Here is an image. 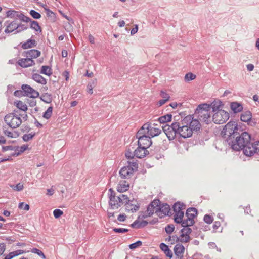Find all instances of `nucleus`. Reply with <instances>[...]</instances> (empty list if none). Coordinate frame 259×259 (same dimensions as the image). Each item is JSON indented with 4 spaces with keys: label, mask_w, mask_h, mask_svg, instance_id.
I'll list each match as a JSON object with an SVG mask.
<instances>
[{
    "label": "nucleus",
    "mask_w": 259,
    "mask_h": 259,
    "mask_svg": "<svg viewBox=\"0 0 259 259\" xmlns=\"http://www.w3.org/2000/svg\"><path fill=\"white\" fill-rule=\"evenodd\" d=\"M144 147L137 145L136 142L132 141L125 152V157L131 160H134V157L142 158L149 154L148 151Z\"/></svg>",
    "instance_id": "obj_1"
},
{
    "label": "nucleus",
    "mask_w": 259,
    "mask_h": 259,
    "mask_svg": "<svg viewBox=\"0 0 259 259\" xmlns=\"http://www.w3.org/2000/svg\"><path fill=\"white\" fill-rule=\"evenodd\" d=\"M194 116L197 117L201 122L209 124L212 121V116L209 104H202L199 105L195 112Z\"/></svg>",
    "instance_id": "obj_2"
},
{
    "label": "nucleus",
    "mask_w": 259,
    "mask_h": 259,
    "mask_svg": "<svg viewBox=\"0 0 259 259\" xmlns=\"http://www.w3.org/2000/svg\"><path fill=\"white\" fill-rule=\"evenodd\" d=\"M250 141V136L247 132H243L241 134L236 135L232 139V143H228L231 148L235 151L242 149Z\"/></svg>",
    "instance_id": "obj_3"
},
{
    "label": "nucleus",
    "mask_w": 259,
    "mask_h": 259,
    "mask_svg": "<svg viewBox=\"0 0 259 259\" xmlns=\"http://www.w3.org/2000/svg\"><path fill=\"white\" fill-rule=\"evenodd\" d=\"M109 205L112 209H117L127 202V196L124 194L116 196L112 189L109 190Z\"/></svg>",
    "instance_id": "obj_4"
},
{
    "label": "nucleus",
    "mask_w": 259,
    "mask_h": 259,
    "mask_svg": "<svg viewBox=\"0 0 259 259\" xmlns=\"http://www.w3.org/2000/svg\"><path fill=\"white\" fill-rule=\"evenodd\" d=\"M237 130V125L233 121L229 122L225 126L222 131V135L227 138L226 142L228 144L232 143V139H234V137L236 136V135H238Z\"/></svg>",
    "instance_id": "obj_5"
},
{
    "label": "nucleus",
    "mask_w": 259,
    "mask_h": 259,
    "mask_svg": "<svg viewBox=\"0 0 259 259\" xmlns=\"http://www.w3.org/2000/svg\"><path fill=\"white\" fill-rule=\"evenodd\" d=\"M127 165L121 168L119 171L120 176L123 179H129L138 170V164L137 160H129Z\"/></svg>",
    "instance_id": "obj_6"
},
{
    "label": "nucleus",
    "mask_w": 259,
    "mask_h": 259,
    "mask_svg": "<svg viewBox=\"0 0 259 259\" xmlns=\"http://www.w3.org/2000/svg\"><path fill=\"white\" fill-rule=\"evenodd\" d=\"M16 110H14L13 113L7 114L4 117L5 123L12 128L18 127L22 122V119L17 114Z\"/></svg>",
    "instance_id": "obj_7"
},
{
    "label": "nucleus",
    "mask_w": 259,
    "mask_h": 259,
    "mask_svg": "<svg viewBox=\"0 0 259 259\" xmlns=\"http://www.w3.org/2000/svg\"><path fill=\"white\" fill-rule=\"evenodd\" d=\"M165 134L169 140H174L178 135L179 126L178 121L173 122L171 125L166 124L162 127Z\"/></svg>",
    "instance_id": "obj_8"
},
{
    "label": "nucleus",
    "mask_w": 259,
    "mask_h": 259,
    "mask_svg": "<svg viewBox=\"0 0 259 259\" xmlns=\"http://www.w3.org/2000/svg\"><path fill=\"white\" fill-rule=\"evenodd\" d=\"M160 204L158 199H155L148 206L146 211L139 216L138 219H144L152 215L158 209V205Z\"/></svg>",
    "instance_id": "obj_9"
},
{
    "label": "nucleus",
    "mask_w": 259,
    "mask_h": 259,
    "mask_svg": "<svg viewBox=\"0 0 259 259\" xmlns=\"http://www.w3.org/2000/svg\"><path fill=\"white\" fill-rule=\"evenodd\" d=\"M229 118V114L224 110L214 112L212 116V121L215 124H223Z\"/></svg>",
    "instance_id": "obj_10"
},
{
    "label": "nucleus",
    "mask_w": 259,
    "mask_h": 259,
    "mask_svg": "<svg viewBox=\"0 0 259 259\" xmlns=\"http://www.w3.org/2000/svg\"><path fill=\"white\" fill-rule=\"evenodd\" d=\"M197 214V210L194 207L189 208L186 212L187 219L184 220L183 227L191 226L194 224V219Z\"/></svg>",
    "instance_id": "obj_11"
},
{
    "label": "nucleus",
    "mask_w": 259,
    "mask_h": 259,
    "mask_svg": "<svg viewBox=\"0 0 259 259\" xmlns=\"http://www.w3.org/2000/svg\"><path fill=\"white\" fill-rule=\"evenodd\" d=\"M244 154L247 156H251L255 153L259 154V142L252 143L250 141L243 149Z\"/></svg>",
    "instance_id": "obj_12"
},
{
    "label": "nucleus",
    "mask_w": 259,
    "mask_h": 259,
    "mask_svg": "<svg viewBox=\"0 0 259 259\" xmlns=\"http://www.w3.org/2000/svg\"><path fill=\"white\" fill-rule=\"evenodd\" d=\"M179 126L178 135L181 137L186 138L190 137L192 135V131L188 124L185 123L184 118L181 121H178Z\"/></svg>",
    "instance_id": "obj_13"
},
{
    "label": "nucleus",
    "mask_w": 259,
    "mask_h": 259,
    "mask_svg": "<svg viewBox=\"0 0 259 259\" xmlns=\"http://www.w3.org/2000/svg\"><path fill=\"white\" fill-rule=\"evenodd\" d=\"M185 123L188 124L192 131L199 130L201 127L200 120L197 119H194L192 115H188L184 118Z\"/></svg>",
    "instance_id": "obj_14"
},
{
    "label": "nucleus",
    "mask_w": 259,
    "mask_h": 259,
    "mask_svg": "<svg viewBox=\"0 0 259 259\" xmlns=\"http://www.w3.org/2000/svg\"><path fill=\"white\" fill-rule=\"evenodd\" d=\"M170 212V208L167 204H158V209L156 211V214L160 218H162L166 215H169Z\"/></svg>",
    "instance_id": "obj_15"
},
{
    "label": "nucleus",
    "mask_w": 259,
    "mask_h": 259,
    "mask_svg": "<svg viewBox=\"0 0 259 259\" xmlns=\"http://www.w3.org/2000/svg\"><path fill=\"white\" fill-rule=\"evenodd\" d=\"M136 138L138 139V141L136 142L137 145L146 149L148 148L152 144L151 137L148 135H143Z\"/></svg>",
    "instance_id": "obj_16"
},
{
    "label": "nucleus",
    "mask_w": 259,
    "mask_h": 259,
    "mask_svg": "<svg viewBox=\"0 0 259 259\" xmlns=\"http://www.w3.org/2000/svg\"><path fill=\"white\" fill-rule=\"evenodd\" d=\"M26 96L35 98L39 96V93L27 84H23L21 87Z\"/></svg>",
    "instance_id": "obj_17"
},
{
    "label": "nucleus",
    "mask_w": 259,
    "mask_h": 259,
    "mask_svg": "<svg viewBox=\"0 0 259 259\" xmlns=\"http://www.w3.org/2000/svg\"><path fill=\"white\" fill-rule=\"evenodd\" d=\"M124 204L126 206L125 209L126 211L132 212L137 211L140 207L139 204L136 201L130 200L128 197L127 202Z\"/></svg>",
    "instance_id": "obj_18"
},
{
    "label": "nucleus",
    "mask_w": 259,
    "mask_h": 259,
    "mask_svg": "<svg viewBox=\"0 0 259 259\" xmlns=\"http://www.w3.org/2000/svg\"><path fill=\"white\" fill-rule=\"evenodd\" d=\"M5 25L6 26V28L5 29V33H9L12 32L15 30L17 31V29L18 26V22L16 20H14L11 22H6L5 24Z\"/></svg>",
    "instance_id": "obj_19"
},
{
    "label": "nucleus",
    "mask_w": 259,
    "mask_h": 259,
    "mask_svg": "<svg viewBox=\"0 0 259 259\" xmlns=\"http://www.w3.org/2000/svg\"><path fill=\"white\" fill-rule=\"evenodd\" d=\"M17 63L19 66L23 68L32 66L35 64L34 61L29 57L19 59Z\"/></svg>",
    "instance_id": "obj_20"
},
{
    "label": "nucleus",
    "mask_w": 259,
    "mask_h": 259,
    "mask_svg": "<svg viewBox=\"0 0 259 259\" xmlns=\"http://www.w3.org/2000/svg\"><path fill=\"white\" fill-rule=\"evenodd\" d=\"M175 254L178 258L181 259L183 257L185 247L181 244H177L174 248Z\"/></svg>",
    "instance_id": "obj_21"
},
{
    "label": "nucleus",
    "mask_w": 259,
    "mask_h": 259,
    "mask_svg": "<svg viewBox=\"0 0 259 259\" xmlns=\"http://www.w3.org/2000/svg\"><path fill=\"white\" fill-rule=\"evenodd\" d=\"M149 127H150L149 124H144L137 132L136 135V138H139L140 136L142 137L143 135H148Z\"/></svg>",
    "instance_id": "obj_22"
},
{
    "label": "nucleus",
    "mask_w": 259,
    "mask_h": 259,
    "mask_svg": "<svg viewBox=\"0 0 259 259\" xmlns=\"http://www.w3.org/2000/svg\"><path fill=\"white\" fill-rule=\"evenodd\" d=\"M26 57L33 60V58H36L40 55V52L37 50L32 49L25 52Z\"/></svg>",
    "instance_id": "obj_23"
},
{
    "label": "nucleus",
    "mask_w": 259,
    "mask_h": 259,
    "mask_svg": "<svg viewBox=\"0 0 259 259\" xmlns=\"http://www.w3.org/2000/svg\"><path fill=\"white\" fill-rule=\"evenodd\" d=\"M209 106H210V109L212 108V111L214 113L219 110H222L223 104L220 100L214 101Z\"/></svg>",
    "instance_id": "obj_24"
},
{
    "label": "nucleus",
    "mask_w": 259,
    "mask_h": 259,
    "mask_svg": "<svg viewBox=\"0 0 259 259\" xmlns=\"http://www.w3.org/2000/svg\"><path fill=\"white\" fill-rule=\"evenodd\" d=\"M231 109L234 113H238L242 111L243 106L241 103L234 102L230 105Z\"/></svg>",
    "instance_id": "obj_25"
},
{
    "label": "nucleus",
    "mask_w": 259,
    "mask_h": 259,
    "mask_svg": "<svg viewBox=\"0 0 259 259\" xmlns=\"http://www.w3.org/2000/svg\"><path fill=\"white\" fill-rule=\"evenodd\" d=\"M129 188L128 183L125 181H121L118 184L117 191L119 192H123L128 190Z\"/></svg>",
    "instance_id": "obj_26"
},
{
    "label": "nucleus",
    "mask_w": 259,
    "mask_h": 259,
    "mask_svg": "<svg viewBox=\"0 0 259 259\" xmlns=\"http://www.w3.org/2000/svg\"><path fill=\"white\" fill-rule=\"evenodd\" d=\"M24 252L25 251L23 250H17L10 252L8 254L4 255L5 257L4 259H12L15 256L23 254Z\"/></svg>",
    "instance_id": "obj_27"
},
{
    "label": "nucleus",
    "mask_w": 259,
    "mask_h": 259,
    "mask_svg": "<svg viewBox=\"0 0 259 259\" xmlns=\"http://www.w3.org/2000/svg\"><path fill=\"white\" fill-rule=\"evenodd\" d=\"M161 131L160 129L156 127H152L150 125V127H149V135L148 136H149L151 138L157 136L161 133Z\"/></svg>",
    "instance_id": "obj_28"
},
{
    "label": "nucleus",
    "mask_w": 259,
    "mask_h": 259,
    "mask_svg": "<svg viewBox=\"0 0 259 259\" xmlns=\"http://www.w3.org/2000/svg\"><path fill=\"white\" fill-rule=\"evenodd\" d=\"M148 224V223L147 221L142 220V221H139L136 220L131 224V227L132 228H140L144 227L147 226Z\"/></svg>",
    "instance_id": "obj_29"
},
{
    "label": "nucleus",
    "mask_w": 259,
    "mask_h": 259,
    "mask_svg": "<svg viewBox=\"0 0 259 259\" xmlns=\"http://www.w3.org/2000/svg\"><path fill=\"white\" fill-rule=\"evenodd\" d=\"M185 209V205L179 202L176 203L173 206L174 214L177 212H181Z\"/></svg>",
    "instance_id": "obj_30"
},
{
    "label": "nucleus",
    "mask_w": 259,
    "mask_h": 259,
    "mask_svg": "<svg viewBox=\"0 0 259 259\" xmlns=\"http://www.w3.org/2000/svg\"><path fill=\"white\" fill-rule=\"evenodd\" d=\"M32 79L36 82L40 83L41 84H46L47 81L41 75L35 73L32 75Z\"/></svg>",
    "instance_id": "obj_31"
},
{
    "label": "nucleus",
    "mask_w": 259,
    "mask_h": 259,
    "mask_svg": "<svg viewBox=\"0 0 259 259\" xmlns=\"http://www.w3.org/2000/svg\"><path fill=\"white\" fill-rule=\"evenodd\" d=\"M184 211H182L181 212H177L176 213L174 214V219L175 221L177 223H181L182 226H183V222H184V220H183V218L184 217Z\"/></svg>",
    "instance_id": "obj_32"
},
{
    "label": "nucleus",
    "mask_w": 259,
    "mask_h": 259,
    "mask_svg": "<svg viewBox=\"0 0 259 259\" xmlns=\"http://www.w3.org/2000/svg\"><path fill=\"white\" fill-rule=\"evenodd\" d=\"M37 44L36 41L34 39H29L27 40V41L25 42H24L22 46V47L24 49H26L28 48H32L33 47H35L36 46Z\"/></svg>",
    "instance_id": "obj_33"
},
{
    "label": "nucleus",
    "mask_w": 259,
    "mask_h": 259,
    "mask_svg": "<svg viewBox=\"0 0 259 259\" xmlns=\"http://www.w3.org/2000/svg\"><path fill=\"white\" fill-rule=\"evenodd\" d=\"M251 113L249 111L245 112L242 113L240 117V119L243 122H248L251 119Z\"/></svg>",
    "instance_id": "obj_34"
},
{
    "label": "nucleus",
    "mask_w": 259,
    "mask_h": 259,
    "mask_svg": "<svg viewBox=\"0 0 259 259\" xmlns=\"http://www.w3.org/2000/svg\"><path fill=\"white\" fill-rule=\"evenodd\" d=\"M16 107L23 111H26L27 110V106L21 101H17L14 102Z\"/></svg>",
    "instance_id": "obj_35"
},
{
    "label": "nucleus",
    "mask_w": 259,
    "mask_h": 259,
    "mask_svg": "<svg viewBox=\"0 0 259 259\" xmlns=\"http://www.w3.org/2000/svg\"><path fill=\"white\" fill-rule=\"evenodd\" d=\"M172 115L167 114L166 115L162 116L158 118V121L161 123H164L171 121Z\"/></svg>",
    "instance_id": "obj_36"
},
{
    "label": "nucleus",
    "mask_w": 259,
    "mask_h": 259,
    "mask_svg": "<svg viewBox=\"0 0 259 259\" xmlns=\"http://www.w3.org/2000/svg\"><path fill=\"white\" fill-rule=\"evenodd\" d=\"M30 27L37 32H41V27L38 23L36 21L32 20V21H31Z\"/></svg>",
    "instance_id": "obj_37"
},
{
    "label": "nucleus",
    "mask_w": 259,
    "mask_h": 259,
    "mask_svg": "<svg viewBox=\"0 0 259 259\" xmlns=\"http://www.w3.org/2000/svg\"><path fill=\"white\" fill-rule=\"evenodd\" d=\"M177 239L182 243L188 242L190 240L189 235L182 234L177 238Z\"/></svg>",
    "instance_id": "obj_38"
},
{
    "label": "nucleus",
    "mask_w": 259,
    "mask_h": 259,
    "mask_svg": "<svg viewBox=\"0 0 259 259\" xmlns=\"http://www.w3.org/2000/svg\"><path fill=\"white\" fill-rule=\"evenodd\" d=\"M40 73L49 76L52 74L51 69L48 66H42L41 67Z\"/></svg>",
    "instance_id": "obj_39"
},
{
    "label": "nucleus",
    "mask_w": 259,
    "mask_h": 259,
    "mask_svg": "<svg viewBox=\"0 0 259 259\" xmlns=\"http://www.w3.org/2000/svg\"><path fill=\"white\" fill-rule=\"evenodd\" d=\"M53 107L52 106L49 107L47 110L44 113L43 117L46 119H49L52 114Z\"/></svg>",
    "instance_id": "obj_40"
},
{
    "label": "nucleus",
    "mask_w": 259,
    "mask_h": 259,
    "mask_svg": "<svg viewBox=\"0 0 259 259\" xmlns=\"http://www.w3.org/2000/svg\"><path fill=\"white\" fill-rule=\"evenodd\" d=\"M41 99L45 103H49L52 101L51 95L48 93H45L42 95Z\"/></svg>",
    "instance_id": "obj_41"
},
{
    "label": "nucleus",
    "mask_w": 259,
    "mask_h": 259,
    "mask_svg": "<svg viewBox=\"0 0 259 259\" xmlns=\"http://www.w3.org/2000/svg\"><path fill=\"white\" fill-rule=\"evenodd\" d=\"M196 76L195 74L192 73H188L185 76V81L186 82H189L191 80H193L196 78Z\"/></svg>",
    "instance_id": "obj_42"
},
{
    "label": "nucleus",
    "mask_w": 259,
    "mask_h": 259,
    "mask_svg": "<svg viewBox=\"0 0 259 259\" xmlns=\"http://www.w3.org/2000/svg\"><path fill=\"white\" fill-rule=\"evenodd\" d=\"M44 8L46 12L47 16L48 17H50L52 19V20H54V19H55V14L52 11L49 9L47 7V6H46V7H44Z\"/></svg>",
    "instance_id": "obj_43"
},
{
    "label": "nucleus",
    "mask_w": 259,
    "mask_h": 259,
    "mask_svg": "<svg viewBox=\"0 0 259 259\" xmlns=\"http://www.w3.org/2000/svg\"><path fill=\"white\" fill-rule=\"evenodd\" d=\"M35 134L34 133H29V134H24L23 136V140L25 141V142H27L30 140H31L33 137L35 136Z\"/></svg>",
    "instance_id": "obj_44"
},
{
    "label": "nucleus",
    "mask_w": 259,
    "mask_h": 259,
    "mask_svg": "<svg viewBox=\"0 0 259 259\" xmlns=\"http://www.w3.org/2000/svg\"><path fill=\"white\" fill-rule=\"evenodd\" d=\"M31 252L33 253L37 254L38 255L42 257L44 259L46 258V256L44 255V253L41 250H39L38 249H37L35 248H32L31 249Z\"/></svg>",
    "instance_id": "obj_45"
},
{
    "label": "nucleus",
    "mask_w": 259,
    "mask_h": 259,
    "mask_svg": "<svg viewBox=\"0 0 259 259\" xmlns=\"http://www.w3.org/2000/svg\"><path fill=\"white\" fill-rule=\"evenodd\" d=\"M27 28H28V26H26L25 24H22L18 23V28L17 29V31L15 32V33H17L20 32L22 31H23L24 30H26V29H27Z\"/></svg>",
    "instance_id": "obj_46"
},
{
    "label": "nucleus",
    "mask_w": 259,
    "mask_h": 259,
    "mask_svg": "<svg viewBox=\"0 0 259 259\" xmlns=\"http://www.w3.org/2000/svg\"><path fill=\"white\" fill-rule=\"evenodd\" d=\"M17 16L19 17V18L23 22H28L32 21L31 19L29 17L25 16L23 14L17 15Z\"/></svg>",
    "instance_id": "obj_47"
},
{
    "label": "nucleus",
    "mask_w": 259,
    "mask_h": 259,
    "mask_svg": "<svg viewBox=\"0 0 259 259\" xmlns=\"http://www.w3.org/2000/svg\"><path fill=\"white\" fill-rule=\"evenodd\" d=\"M142 244L141 241H138L135 243H133L129 245V247L131 249H134L138 247H140Z\"/></svg>",
    "instance_id": "obj_48"
},
{
    "label": "nucleus",
    "mask_w": 259,
    "mask_h": 259,
    "mask_svg": "<svg viewBox=\"0 0 259 259\" xmlns=\"http://www.w3.org/2000/svg\"><path fill=\"white\" fill-rule=\"evenodd\" d=\"M30 14L34 19H39L41 17V15L33 10H31L30 11Z\"/></svg>",
    "instance_id": "obj_49"
},
{
    "label": "nucleus",
    "mask_w": 259,
    "mask_h": 259,
    "mask_svg": "<svg viewBox=\"0 0 259 259\" xmlns=\"http://www.w3.org/2000/svg\"><path fill=\"white\" fill-rule=\"evenodd\" d=\"M203 220L207 224H210L213 222V218L209 215L206 214L204 217Z\"/></svg>",
    "instance_id": "obj_50"
},
{
    "label": "nucleus",
    "mask_w": 259,
    "mask_h": 259,
    "mask_svg": "<svg viewBox=\"0 0 259 259\" xmlns=\"http://www.w3.org/2000/svg\"><path fill=\"white\" fill-rule=\"evenodd\" d=\"M7 16L11 18H14L17 15H18L17 11L14 10H9L6 13Z\"/></svg>",
    "instance_id": "obj_51"
},
{
    "label": "nucleus",
    "mask_w": 259,
    "mask_h": 259,
    "mask_svg": "<svg viewBox=\"0 0 259 259\" xmlns=\"http://www.w3.org/2000/svg\"><path fill=\"white\" fill-rule=\"evenodd\" d=\"M188 227H183L184 228L181 230V232L182 234H186L189 235V234L191 233L192 230L191 228Z\"/></svg>",
    "instance_id": "obj_52"
},
{
    "label": "nucleus",
    "mask_w": 259,
    "mask_h": 259,
    "mask_svg": "<svg viewBox=\"0 0 259 259\" xmlns=\"http://www.w3.org/2000/svg\"><path fill=\"white\" fill-rule=\"evenodd\" d=\"M175 227L173 225H168L165 228V232L168 234H171L174 230Z\"/></svg>",
    "instance_id": "obj_53"
},
{
    "label": "nucleus",
    "mask_w": 259,
    "mask_h": 259,
    "mask_svg": "<svg viewBox=\"0 0 259 259\" xmlns=\"http://www.w3.org/2000/svg\"><path fill=\"white\" fill-rule=\"evenodd\" d=\"M19 208L24 209L25 210H28L29 209V205L27 204H24L23 202H21L19 204Z\"/></svg>",
    "instance_id": "obj_54"
},
{
    "label": "nucleus",
    "mask_w": 259,
    "mask_h": 259,
    "mask_svg": "<svg viewBox=\"0 0 259 259\" xmlns=\"http://www.w3.org/2000/svg\"><path fill=\"white\" fill-rule=\"evenodd\" d=\"M53 214L55 218H58L63 214V211L60 209H56L53 211Z\"/></svg>",
    "instance_id": "obj_55"
},
{
    "label": "nucleus",
    "mask_w": 259,
    "mask_h": 259,
    "mask_svg": "<svg viewBox=\"0 0 259 259\" xmlns=\"http://www.w3.org/2000/svg\"><path fill=\"white\" fill-rule=\"evenodd\" d=\"M3 133L6 136H7L10 138H14V137L13 133L11 132V131L8 130H5L4 127L3 128Z\"/></svg>",
    "instance_id": "obj_56"
},
{
    "label": "nucleus",
    "mask_w": 259,
    "mask_h": 259,
    "mask_svg": "<svg viewBox=\"0 0 259 259\" xmlns=\"http://www.w3.org/2000/svg\"><path fill=\"white\" fill-rule=\"evenodd\" d=\"M113 231L116 233H123L127 232L128 231V229L124 228H114Z\"/></svg>",
    "instance_id": "obj_57"
},
{
    "label": "nucleus",
    "mask_w": 259,
    "mask_h": 259,
    "mask_svg": "<svg viewBox=\"0 0 259 259\" xmlns=\"http://www.w3.org/2000/svg\"><path fill=\"white\" fill-rule=\"evenodd\" d=\"M160 96L163 98V99L166 100V101H168L169 98L170 96L169 95L165 93V92L161 91L160 92Z\"/></svg>",
    "instance_id": "obj_58"
},
{
    "label": "nucleus",
    "mask_w": 259,
    "mask_h": 259,
    "mask_svg": "<svg viewBox=\"0 0 259 259\" xmlns=\"http://www.w3.org/2000/svg\"><path fill=\"white\" fill-rule=\"evenodd\" d=\"M95 85H94V83H89L88 85H87V91L90 94H92L93 92V88H94Z\"/></svg>",
    "instance_id": "obj_59"
},
{
    "label": "nucleus",
    "mask_w": 259,
    "mask_h": 259,
    "mask_svg": "<svg viewBox=\"0 0 259 259\" xmlns=\"http://www.w3.org/2000/svg\"><path fill=\"white\" fill-rule=\"evenodd\" d=\"M160 248L164 252H165L168 249H169L168 246L167 245H166L165 244H164V243H161L160 244Z\"/></svg>",
    "instance_id": "obj_60"
},
{
    "label": "nucleus",
    "mask_w": 259,
    "mask_h": 259,
    "mask_svg": "<svg viewBox=\"0 0 259 259\" xmlns=\"http://www.w3.org/2000/svg\"><path fill=\"white\" fill-rule=\"evenodd\" d=\"M126 218L125 214H120L117 218V220L120 222H124Z\"/></svg>",
    "instance_id": "obj_61"
},
{
    "label": "nucleus",
    "mask_w": 259,
    "mask_h": 259,
    "mask_svg": "<svg viewBox=\"0 0 259 259\" xmlns=\"http://www.w3.org/2000/svg\"><path fill=\"white\" fill-rule=\"evenodd\" d=\"M6 250V245L4 243H0V256L2 255Z\"/></svg>",
    "instance_id": "obj_62"
},
{
    "label": "nucleus",
    "mask_w": 259,
    "mask_h": 259,
    "mask_svg": "<svg viewBox=\"0 0 259 259\" xmlns=\"http://www.w3.org/2000/svg\"><path fill=\"white\" fill-rule=\"evenodd\" d=\"M18 148L19 149V153H22V152H24L28 148V146L26 145H23V146H22L21 147H18Z\"/></svg>",
    "instance_id": "obj_63"
},
{
    "label": "nucleus",
    "mask_w": 259,
    "mask_h": 259,
    "mask_svg": "<svg viewBox=\"0 0 259 259\" xmlns=\"http://www.w3.org/2000/svg\"><path fill=\"white\" fill-rule=\"evenodd\" d=\"M23 189V184H22L21 183H18L16 185L15 190L20 191H21Z\"/></svg>",
    "instance_id": "obj_64"
}]
</instances>
